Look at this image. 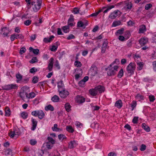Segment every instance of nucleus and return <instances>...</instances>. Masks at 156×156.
I'll list each match as a JSON object with an SVG mask.
<instances>
[{"label":"nucleus","mask_w":156,"mask_h":156,"mask_svg":"<svg viewBox=\"0 0 156 156\" xmlns=\"http://www.w3.org/2000/svg\"><path fill=\"white\" fill-rule=\"evenodd\" d=\"M115 62L116 61H115L108 66V70L107 71V75L108 76H114L116 74V72L118 71L119 67L117 66H115L113 67L112 66Z\"/></svg>","instance_id":"obj_1"},{"label":"nucleus","mask_w":156,"mask_h":156,"mask_svg":"<svg viewBox=\"0 0 156 156\" xmlns=\"http://www.w3.org/2000/svg\"><path fill=\"white\" fill-rule=\"evenodd\" d=\"M114 7V5H111L108 7H103L101 9H100L98 11L93 13L90 15V16L96 17L101 12H103L104 13H106L108 12V11Z\"/></svg>","instance_id":"obj_2"},{"label":"nucleus","mask_w":156,"mask_h":156,"mask_svg":"<svg viewBox=\"0 0 156 156\" xmlns=\"http://www.w3.org/2000/svg\"><path fill=\"white\" fill-rule=\"evenodd\" d=\"M42 2L41 0H37L36 2H32V8L33 11L35 12H37L41 8Z\"/></svg>","instance_id":"obj_3"},{"label":"nucleus","mask_w":156,"mask_h":156,"mask_svg":"<svg viewBox=\"0 0 156 156\" xmlns=\"http://www.w3.org/2000/svg\"><path fill=\"white\" fill-rule=\"evenodd\" d=\"M136 68V66L134 62H130L126 67V71L128 74L130 75H133Z\"/></svg>","instance_id":"obj_4"},{"label":"nucleus","mask_w":156,"mask_h":156,"mask_svg":"<svg viewBox=\"0 0 156 156\" xmlns=\"http://www.w3.org/2000/svg\"><path fill=\"white\" fill-rule=\"evenodd\" d=\"M3 90H13L15 89L17 90L18 86L16 84H12L3 86L2 87Z\"/></svg>","instance_id":"obj_5"},{"label":"nucleus","mask_w":156,"mask_h":156,"mask_svg":"<svg viewBox=\"0 0 156 156\" xmlns=\"http://www.w3.org/2000/svg\"><path fill=\"white\" fill-rule=\"evenodd\" d=\"M58 91L59 92V95L61 98H65L69 94V92L68 90L65 89L62 90L59 89Z\"/></svg>","instance_id":"obj_6"},{"label":"nucleus","mask_w":156,"mask_h":156,"mask_svg":"<svg viewBox=\"0 0 156 156\" xmlns=\"http://www.w3.org/2000/svg\"><path fill=\"white\" fill-rule=\"evenodd\" d=\"M9 32L10 30L9 28L6 27H5L2 29L1 34L3 35L4 37H5L8 36Z\"/></svg>","instance_id":"obj_7"},{"label":"nucleus","mask_w":156,"mask_h":156,"mask_svg":"<svg viewBox=\"0 0 156 156\" xmlns=\"http://www.w3.org/2000/svg\"><path fill=\"white\" fill-rule=\"evenodd\" d=\"M90 71L91 75L93 76L96 75L98 72V69L97 67L94 65H92L91 66Z\"/></svg>","instance_id":"obj_8"},{"label":"nucleus","mask_w":156,"mask_h":156,"mask_svg":"<svg viewBox=\"0 0 156 156\" xmlns=\"http://www.w3.org/2000/svg\"><path fill=\"white\" fill-rule=\"evenodd\" d=\"M31 122L32 124V127L31 128V129L32 130H34L36 128L37 121L35 119L32 118Z\"/></svg>","instance_id":"obj_9"},{"label":"nucleus","mask_w":156,"mask_h":156,"mask_svg":"<svg viewBox=\"0 0 156 156\" xmlns=\"http://www.w3.org/2000/svg\"><path fill=\"white\" fill-rule=\"evenodd\" d=\"M148 40L147 38L143 37L141 38L139 40V42L141 46H144L148 42Z\"/></svg>","instance_id":"obj_10"},{"label":"nucleus","mask_w":156,"mask_h":156,"mask_svg":"<svg viewBox=\"0 0 156 156\" xmlns=\"http://www.w3.org/2000/svg\"><path fill=\"white\" fill-rule=\"evenodd\" d=\"M95 89L98 92L99 91V93H101L105 90V87L101 85H98L95 87Z\"/></svg>","instance_id":"obj_11"},{"label":"nucleus","mask_w":156,"mask_h":156,"mask_svg":"<svg viewBox=\"0 0 156 156\" xmlns=\"http://www.w3.org/2000/svg\"><path fill=\"white\" fill-rule=\"evenodd\" d=\"M118 12L119 11L118 10H115L110 14L109 16V18L112 19H115L118 16Z\"/></svg>","instance_id":"obj_12"},{"label":"nucleus","mask_w":156,"mask_h":156,"mask_svg":"<svg viewBox=\"0 0 156 156\" xmlns=\"http://www.w3.org/2000/svg\"><path fill=\"white\" fill-rule=\"evenodd\" d=\"M85 98L80 95L77 96L76 101L77 102L83 103L85 101Z\"/></svg>","instance_id":"obj_13"},{"label":"nucleus","mask_w":156,"mask_h":156,"mask_svg":"<svg viewBox=\"0 0 156 156\" xmlns=\"http://www.w3.org/2000/svg\"><path fill=\"white\" fill-rule=\"evenodd\" d=\"M73 21H74V18L73 16L72 15H70V18L69 19L68 22V24L69 26H70L71 27H72L74 26V24H73Z\"/></svg>","instance_id":"obj_14"},{"label":"nucleus","mask_w":156,"mask_h":156,"mask_svg":"<svg viewBox=\"0 0 156 156\" xmlns=\"http://www.w3.org/2000/svg\"><path fill=\"white\" fill-rule=\"evenodd\" d=\"M115 106L118 108H121L122 106V103L121 100L117 101L115 105Z\"/></svg>","instance_id":"obj_15"},{"label":"nucleus","mask_w":156,"mask_h":156,"mask_svg":"<svg viewBox=\"0 0 156 156\" xmlns=\"http://www.w3.org/2000/svg\"><path fill=\"white\" fill-rule=\"evenodd\" d=\"M77 144L75 141H71L69 144L68 147L70 149L76 147Z\"/></svg>","instance_id":"obj_16"},{"label":"nucleus","mask_w":156,"mask_h":156,"mask_svg":"<svg viewBox=\"0 0 156 156\" xmlns=\"http://www.w3.org/2000/svg\"><path fill=\"white\" fill-rule=\"evenodd\" d=\"M89 92L90 94L93 96H95L98 94V91L96 90L95 89V87L94 89L90 90Z\"/></svg>","instance_id":"obj_17"},{"label":"nucleus","mask_w":156,"mask_h":156,"mask_svg":"<svg viewBox=\"0 0 156 156\" xmlns=\"http://www.w3.org/2000/svg\"><path fill=\"white\" fill-rule=\"evenodd\" d=\"M38 118L41 119H43L45 116V114L43 111L42 110H39L38 112Z\"/></svg>","instance_id":"obj_18"},{"label":"nucleus","mask_w":156,"mask_h":156,"mask_svg":"<svg viewBox=\"0 0 156 156\" xmlns=\"http://www.w3.org/2000/svg\"><path fill=\"white\" fill-rule=\"evenodd\" d=\"M146 31V27L145 25H142L140 26L139 30V33H143Z\"/></svg>","instance_id":"obj_19"},{"label":"nucleus","mask_w":156,"mask_h":156,"mask_svg":"<svg viewBox=\"0 0 156 156\" xmlns=\"http://www.w3.org/2000/svg\"><path fill=\"white\" fill-rule=\"evenodd\" d=\"M26 97L29 98H32L36 96V94L34 92H31L29 94L26 93L25 94Z\"/></svg>","instance_id":"obj_20"},{"label":"nucleus","mask_w":156,"mask_h":156,"mask_svg":"<svg viewBox=\"0 0 156 156\" xmlns=\"http://www.w3.org/2000/svg\"><path fill=\"white\" fill-rule=\"evenodd\" d=\"M138 67H137V70H141L143 69L144 66V63L143 62H139L137 63Z\"/></svg>","instance_id":"obj_21"},{"label":"nucleus","mask_w":156,"mask_h":156,"mask_svg":"<svg viewBox=\"0 0 156 156\" xmlns=\"http://www.w3.org/2000/svg\"><path fill=\"white\" fill-rule=\"evenodd\" d=\"M126 8L127 9H131L132 7V4L130 2L126 1L125 2Z\"/></svg>","instance_id":"obj_22"},{"label":"nucleus","mask_w":156,"mask_h":156,"mask_svg":"<svg viewBox=\"0 0 156 156\" xmlns=\"http://www.w3.org/2000/svg\"><path fill=\"white\" fill-rule=\"evenodd\" d=\"M45 110L46 111L50 110L51 111H53L54 110V107L51 105H49L48 106L45 107Z\"/></svg>","instance_id":"obj_23"},{"label":"nucleus","mask_w":156,"mask_h":156,"mask_svg":"<svg viewBox=\"0 0 156 156\" xmlns=\"http://www.w3.org/2000/svg\"><path fill=\"white\" fill-rule=\"evenodd\" d=\"M51 100L54 102H57L59 101V98L57 95H55L52 97Z\"/></svg>","instance_id":"obj_24"},{"label":"nucleus","mask_w":156,"mask_h":156,"mask_svg":"<svg viewBox=\"0 0 156 156\" xmlns=\"http://www.w3.org/2000/svg\"><path fill=\"white\" fill-rule=\"evenodd\" d=\"M65 107L67 112H69L71 110V106L68 103H67L65 104Z\"/></svg>","instance_id":"obj_25"},{"label":"nucleus","mask_w":156,"mask_h":156,"mask_svg":"<svg viewBox=\"0 0 156 156\" xmlns=\"http://www.w3.org/2000/svg\"><path fill=\"white\" fill-rule=\"evenodd\" d=\"M54 37V36H51L49 38H44V41L46 43L50 42L52 40Z\"/></svg>","instance_id":"obj_26"},{"label":"nucleus","mask_w":156,"mask_h":156,"mask_svg":"<svg viewBox=\"0 0 156 156\" xmlns=\"http://www.w3.org/2000/svg\"><path fill=\"white\" fill-rule=\"evenodd\" d=\"M124 31V29L123 28H121L117 31L115 33V35L116 36H118L119 35H122L123 34Z\"/></svg>","instance_id":"obj_27"},{"label":"nucleus","mask_w":156,"mask_h":156,"mask_svg":"<svg viewBox=\"0 0 156 156\" xmlns=\"http://www.w3.org/2000/svg\"><path fill=\"white\" fill-rule=\"evenodd\" d=\"M142 128L145 130L146 131L148 132L150 131V128L147 126L145 123H143L142 125Z\"/></svg>","instance_id":"obj_28"},{"label":"nucleus","mask_w":156,"mask_h":156,"mask_svg":"<svg viewBox=\"0 0 156 156\" xmlns=\"http://www.w3.org/2000/svg\"><path fill=\"white\" fill-rule=\"evenodd\" d=\"M136 99L139 101L144 99V97L140 94H137L136 96Z\"/></svg>","instance_id":"obj_29"},{"label":"nucleus","mask_w":156,"mask_h":156,"mask_svg":"<svg viewBox=\"0 0 156 156\" xmlns=\"http://www.w3.org/2000/svg\"><path fill=\"white\" fill-rule=\"evenodd\" d=\"M121 24V22L119 20L114 21L112 23V27H115L117 26L120 25Z\"/></svg>","instance_id":"obj_30"},{"label":"nucleus","mask_w":156,"mask_h":156,"mask_svg":"<svg viewBox=\"0 0 156 156\" xmlns=\"http://www.w3.org/2000/svg\"><path fill=\"white\" fill-rule=\"evenodd\" d=\"M28 115L27 113L25 112H23L20 114L21 117L24 119H26L27 118Z\"/></svg>","instance_id":"obj_31"},{"label":"nucleus","mask_w":156,"mask_h":156,"mask_svg":"<svg viewBox=\"0 0 156 156\" xmlns=\"http://www.w3.org/2000/svg\"><path fill=\"white\" fill-rule=\"evenodd\" d=\"M5 115L7 116H9L10 114V111L9 108L8 107H6L5 109Z\"/></svg>","instance_id":"obj_32"},{"label":"nucleus","mask_w":156,"mask_h":156,"mask_svg":"<svg viewBox=\"0 0 156 156\" xmlns=\"http://www.w3.org/2000/svg\"><path fill=\"white\" fill-rule=\"evenodd\" d=\"M64 87V84L63 83L62 81L61 80L58 83V90H60L61 88H62Z\"/></svg>","instance_id":"obj_33"},{"label":"nucleus","mask_w":156,"mask_h":156,"mask_svg":"<svg viewBox=\"0 0 156 156\" xmlns=\"http://www.w3.org/2000/svg\"><path fill=\"white\" fill-rule=\"evenodd\" d=\"M63 31L65 33H67L69 32V27L68 26H65L62 27Z\"/></svg>","instance_id":"obj_34"},{"label":"nucleus","mask_w":156,"mask_h":156,"mask_svg":"<svg viewBox=\"0 0 156 156\" xmlns=\"http://www.w3.org/2000/svg\"><path fill=\"white\" fill-rule=\"evenodd\" d=\"M124 71L122 69H121L118 73L117 76L119 78H121L123 75Z\"/></svg>","instance_id":"obj_35"},{"label":"nucleus","mask_w":156,"mask_h":156,"mask_svg":"<svg viewBox=\"0 0 156 156\" xmlns=\"http://www.w3.org/2000/svg\"><path fill=\"white\" fill-rule=\"evenodd\" d=\"M47 139L48 141L47 142L49 143L52 144L53 145L55 143V140L52 138V137L49 136L48 137Z\"/></svg>","instance_id":"obj_36"},{"label":"nucleus","mask_w":156,"mask_h":156,"mask_svg":"<svg viewBox=\"0 0 156 156\" xmlns=\"http://www.w3.org/2000/svg\"><path fill=\"white\" fill-rule=\"evenodd\" d=\"M66 130L69 132L71 133H73L74 131V130L72 126H67L66 127Z\"/></svg>","instance_id":"obj_37"},{"label":"nucleus","mask_w":156,"mask_h":156,"mask_svg":"<svg viewBox=\"0 0 156 156\" xmlns=\"http://www.w3.org/2000/svg\"><path fill=\"white\" fill-rule=\"evenodd\" d=\"M15 39H18V38H17V35L16 34H13L11 35L10 39L11 41H14Z\"/></svg>","instance_id":"obj_38"},{"label":"nucleus","mask_w":156,"mask_h":156,"mask_svg":"<svg viewBox=\"0 0 156 156\" xmlns=\"http://www.w3.org/2000/svg\"><path fill=\"white\" fill-rule=\"evenodd\" d=\"M38 61V59L36 57H33L30 61V62L31 63H34L37 62Z\"/></svg>","instance_id":"obj_39"},{"label":"nucleus","mask_w":156,"mask_h":156,"mask_svg":"<svg viewBox=\"0 0 156 156\" xmlns=\"http://www.w3.org/2000/svg\"><path fill=\"white\" fill-rule=\"evenodd\" d=\"M136 105V101H133L131 103L132 110H133Z\"/></svg>","instance_id":"obj_40"},{"label":"nucleus","mask_w":156,"mask_h":156,"mask_svg":"<svg viewBox=\"0 0 156 156\" xmlns=\"http://www.w3.org/2000/svg\"><path fill=\"white\" fill-rule=\"evenodd\" d=\"M54 60V58H51L49 60L48 65L53 66Z\"/></svg>","instance_id":"obj_41"},{"label":"nucleus","mask_w":156,"mask_h":156,"mask_svg":"<svg viewBox=\"0 0 156 156\" xmlns=\"http://www.w3.org/2000/svg\"><path fill=\"white\" fill-rule=\"evenodd\" d=\"M9 136L11 138H13L16 134V131L14 130L12 131H11L9 133Z\"/></svg>","instance_id":"obj_42"},{"label":"nucleus","mask_w":156,"mask_h":156,"mask_svg":"<svg viewBox=\"0 0 156 156\" xmlns=\"http://www.w3.org/2000/svg\"><path fill=\"white\" fill-rule=\"evenodd\" d=\"M53 144L49 143L47 142L46 143V147L48 149H51V147H53Z\"/></svg>","instance_id":"obj_43"},{"label":"nucleus","mask_w":156,"mask_h":156,"mask_svg":"<svg viewBox=\"0 0 156 156\" xmlns=\"http://www.w3.org/2000/svg\"><path fill=\"white\" fill-rule=\"evenodd\" d=\"M58 138L59 140H63L65 139H66V136L63 134H60L58 135Z\"/></svg>","instance_id":"obj_44"},{"label":"nucleus","mask_w":156,"mask_h":156,"mask_svg":"<svg viewBox=\"0 0 156 156\" xmlns=\"http://www.w3.org/2000/svg\"><path fill=\"white\" fill-rule=\"evenodd\" d=\"M75 65L77 67H80L81 66L82 64L79 61H76L75 62Z\"/></svg>","instance_id":"obj_45"},{"label":"nucleus","mask_w":156,"mask_h":156,"mask_svg":"<svg viewBox=\"0 0 156 156\" xmlns=\"http://www.w3.org/2000/svg\"><path fill=\"white\" fill-rule=\"evenodd\" d=\"M85 82L82 80L80 81L79 83V86L81 87H83L85 86Z\"/></svg>","instance_id":"obj_46"},{"label":"nucleus","mask_w":156,"mask_h":156,"mask_svg":"<svg viewBox=\"0 0 156 156\" xmlns=\"http://www.w3.org/2000/svg\"><path fill=\"white\" fill-rule=\"evenodd\" d=\"M52 129L54 131H58L59 129L58 128V125L56 124H54V126L52 127Z\"/></svg>","instance_id":"obj_47"},{"label":"nucleus","mask_w":156,"mask_h":156,"mask_svg":"<svg viewBox=\"0 0 156 156\" xmlns=\"http://www.w3.org/2000/svg\"><path fill=\"white\" fill-rule=\"evenodd\" d=\"M38 81V78L36 76H34L33 77L32 82L34 83H37Z\"/></svg>","instance_id":"obj_48"},{"label":"nucleus","mask_w":156,"mask_h":156,"mask_svg":"<svg viewBox=\"0 0 156 156\" xmlns=\"http://www.w3.org/2000/svg\"><path fill=\"white\" fill-rule=\"evenodd\" d=\"M152 6V5L151 3L146 4L145 6V9L146 10H149Z\"/></svg>","instance_id":"obj_49"},{"label":"nucleus","mask_w":156,"mask_h":156,"mask_svg":"<svg viewBox=\"0 0 156 156\" xmlns=\"http://www.w3.org/2000/svg\"><path fill=\"white\" fill-rule=\"evenodd\" d=\"M39 110L33 111L31 112V115L34 116H37Z\"/></svg>","instance_id":"obj_50"},{"label":"nucleus","mask_w":156,"mask_h":156,"mask_svg":"<svg viewBox=\"0 0 156 156\" xmlns=\"http://www.w3.org/2000/svg\"><path fill=\"white\" fill-rule=\"evenodd\" d=\"M58 46L57 45H53L51 48L50 50L51 51H55L57 48Z\"/></svg>","instance_id":"obj_51"},{"label":"nucleus","mask_w":156,"mask_h":156,"mask_svg":"<svg viewBox=\"0 0 156 156\" xmlns=\"http://www.w3.org/2000/svg\"><path fill=\"white\" fill-rule=\"evenodd\" d=\"M39 100L40 98H39L37 97L33 101L34 104L35 105H37L38 104L39 102Z\"/></svg>","instance_id":"obj_52"},{"label":"nucleus","mask_w":156,"mask_h":156,"mask_svg":"<svg viewBox=\"0 0 156 156\" xmlns=\"http://www.w3.org/2000/svg\"><path fill=\"white\" fill-rule=\"evenodd\" d=\"M26 51V49L24 48H21L20 51V53L21 55L23 54V53L25 52Z\"/></svg>","instance_id":"obj_53"},{"label":"nucleus","mask_w":156,"mask_h":156,"mask_svg":"<svg viewBox=\"0 0 156 156\" xmlns=\"http://www.w3.org/2000/svg\"><path fill=\"white\" fill-rule=\"evenodd\" d=\"M84 25V23L81 21H79L77 23V26L79 27H83Z\"/></svg>","instance_id":"obj_54"},{"label":"nucleus","mask_w":156,"mask_h":156,"mask_svg":"<svg viewBox=\"0 0 156 156\" xmlns=\"http://www.w3.org/2000/svg\"><path fill=\"white\" fill-rule=\"evenodd\" d=\"M37 71V69L35 67H33L31 68L30 70V72L31 73H35Z\"/></svg>","instance_id":"obj_55"},{"label":"nucleus","mask_w":156,"mask_h":156,"mask_svg":"<svg viewBox=\"0 0 156 156\" xmlns=\"http://www.w3.org/2000/svg\"><path fill=\"white\" fill-rule=\"evenodd\" d=\"M149 100L151 102H153L155 100V97L153 95H150L149 97Z\"/></svg>","instance_id":"obj_56"},{"label":"nucleus","mask_w":156,"mask_h":156,"mask_svg":"<svg viewBox=\"0 0 156 156\" xmlns=\"http://www.w3.org/2000/svg\"><path fill=\"white\" fill-rule=\"evenodd\" d=\"M31 20H27L25 21L24 22V24L26 26H29L31 23Z\"/></svg>","instance_id":"obj_57"},{"label":"nucleus","mask_w":156,"mask_h":156,"mask_svg":"<svg viewBox=\"0 0 156 156\" xmlns=\"http://www.w3.org/2000/svg\"><path fill=\"white\" fill-rule=\"evenodd\" d=\"M17 38H18V39H23L24 38V36L21 34H17Z\"/></svg>","instance_id":"obj_58"},{"label":"nucleus","mask_w":156,"mask_h":156,"mask_svg":"<svg viewBox=\"0 0 156 156\" xmlns=\"http://www.w3.org/2000/svg\"><path fill=\"white\" fill-rule=\"evenodd\" d=\"M146 146L144 144L141 145L140 150L142 151H144L146 149Z\"/></svg>","instance_id":"obj_59"},{"label":"nucleus","mask_w":156,"mask_h":156,"mask_svg":"<svg viewBox=\"0 0 156 156\" xmlns=\"http://www.w3.org/2000/svg\"><path fill=\"white\" fill-rule=\"evenodd\" d=\"M138 121V117H134L132 120V122L134 123H136Z\"/></svg>","instance_id":"obj_60"},{"label":"nucleus","mask_w":156,"mask_h":156,"mask_svg":"<svg viewBox=\"0 0 156 156\" xmlns=\"http://www.w3.org/2000/svg\"><path fill=\"white\" fill-rule=\"evenodd\" d=\"M16 77L17 79L19 80H20L22 78V76L20 74H16Z\"/></svg>","instance_id":"obj_61"},{"label":"nucleus","mask_w":156,"mask_h":156,"mask_svg":"<svg viewBox=\"0 0 156 156\" xmlns=\"http://www.w3.org/2000/svg\"><path fill=\"white\" fill-rule=\"evenodd\" d=\"M75 36L72 34L69 35L67 38V39L69 40L71 39H74Z\"/></svg>","instance_id":"obj_62"},{"label":"nucleus","mask_w":156,"mask_h":156,"mask_svg":"<svg viewBox=\"0 0 156 156\" xmlns=\"http://www.w3.org/2000/svg\"><path fill=\"white\" fill-rule=\"evenodd\" d=\"M37 143L36 140H30V144L32 145H34Z\"/></svg>","instance_id":"obj_63"},{"label":"nucleus","mask_w":156,"mask_h":156,"mask_svg":"<svg viewBox=\"0 0 156 156\" xmlns=\"http://www.w3.org/2000/svg\"><path fill=\"white\" fill-rule=\"evenodd\" d=\"M39 51L38 49H34L33 51V53L36 55H38L39 53Z\"/></svg>","instance_id":"obj_64"}]
</instances>
